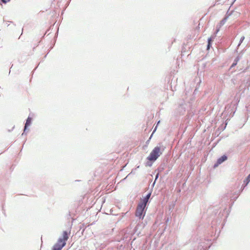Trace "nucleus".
Returning a JSON list of instances; mask_svg holds the SVG:
<instances>
[{
  "instance_id": "obj_11",
  "label": "nucleus",
  "mask_w": 250,
  "mask_h": 250,
  "mask_svg": "<svg viewBox=\"0 0 250 250\" xmlns=\"http://www.w3.org/2000/svg\"><path fill=\"white\" fill-rule=\"evenodd\" d=\"M234 65H235V64H232V66H234Z\"/></svg>"
},
{
  "instance_id": "obj_3",
  "label": "nucleus",
  "mask_w": 250,
  "mask_h": 250,
  "mask_svg": "<svg viewBox=\"0 0 250 250\" xmlns=\"http://www.w3.org/2000/svg\"><path fill=\"white\" fill-rule=\"evenodd\" d=\"M145 208L146 206H144L143 205L139 203L136 211V216L140 219H143L145 214L144 212Z\"/></svg>"
},
{
  "instance_id": "obj_10",
  "label": "nucleus",
  "mask_w": 250,
  "mask_h": 250,
  "mask_svg": "<svg viewBox=\"0 0 250 250\" xmlns=\"http://www.w3.org/2000/svg\"><path fill=\"white\" fill-rule=\"evenodd\" d=\"M244 39H245V37L244 36L241 37V38L240 39V43H241L243 41Z\"/></svg>"
},
{
  "instance_id": "obj_1",
  "label": "nucleus",
  "mask_w": 250,
  "mask_h": 250,
  "mask_svg": "<svg viewBox=\"0 0 250 250\" xmlns=\"http://www.w3.org/2000/svg\"><path fill=\"white\" fill-rule=\"evenodd\" d=\"M70 233V230L63 231L62 236L58 239L57 242L53 246L52 250H62V248L65 246Z\"/></svg>"
},
{
  "instance_id": "obj_2",
  "label": "nucleus",
  "mask_w": 250,
  "mask_h": 250,
  "mask_svg": "<svg viewBox=\"0 0 250 250\" xmlns=\"http://www.w3.org/2000/svg\"><path fill=\"white\" fill-rule=\"evenodd\" d=\"M160 148L159 146H156L152 150L147 159L150 161H155L160 156Z\"/></svg>"
},
{
  "instance_id": "obj_7",
  "label": "nucleus",
  "mask_w": 250,
  "mask_h": 250,
  "mask_svg": "<svg viewBox=\"0 0 250 250\" xmlns=\"http://www.w3.org/2000/svg\"><path fill=\"white\" fill-rule=\"evenodd\" d=\"M212 40L211 38H210L208 39V44L207 46V49L208 50L210 48V46L211 45V42Z\"/></svg>"
},
{
  "instance_id": "obj_4",
  "label": "nucleus",
  "mask_w": 250,
  "mask_h": 250,
  "mask_svg": "<svg viewBox=\"0 0 250 250\" xmlns=\"http://www.w3.org/2000/svg\"><path fill=\"white\" fill-rule=\"evenodd\" d=\"M150 196L151 192H149L144 198V199L139 203L143 205L144 206L146 207Z\"/></svg>"
},
{
  "instance_id": "obj_5",
  "label": "nucleus",
  "mask_w": 250,
  "mask_h": 250,
  "mask_svg": "<svg viewBox=\"0 0 250 250\" xmlns=\"http://www.w3.org/2000/svg\"><path fill=\"white\" fill-rule=\"evenodd\" d=\"M227 159V157L226 155H223L220 158H219L217 162V163L214 165V167H217L219 165L222 163L223 162L226 161Z\"/></svg>"
},
{
  "instance_id": "obj_6",
  "label": "nucleus",
  "mask_w": 250,
  "mask_h": 250,
  "mask_svg": "<svg viewBox=\"0 0 250 250\" xmlns=\"http://www.w3.org/2000/svg\"><path fill=\"white\" fill-rule=\"evenodd\" d=\"M31 121H32L31 118H30V117H28L26 121V123H25L24 128V132L22 134V135H23L24 134H26L25 133V131L27 129V126L31 125Z\"/></svg>"
},
{
  "instance_id": "obj_8",
  "label": "nucleus",
  "mask_w": 250,
  "mask_h": 250,
  "mask_svg": "<svg viewBox=\"0 0 250 250\" xmlns=\"http://www.w3.org/2000/svg\"><path fill=\"white\" fill-rule=\"evenodd\" d=\"M247 184L250 181V174H249V175L247 177Z\"/></svg>"
},
{
  "instance_id": "obj_9",
  "label": "nucleus",
  "mask_w": 250,
  "mask_h": 250,
  "mask_svg": "<svg viewBox=\"0 0 250 250\" xmlns=\"http://www.w3.org/2000/svg\"><path fill=\"white\" fill-rule=\"evenodd\" d=\"M3 3H6L7 2L9 1L10 0H0Z\"/></svg>"
}]
</instances>
